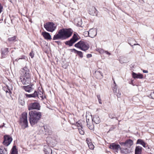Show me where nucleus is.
I'll list each match as a JSON object with an SVG mask.
<instances>
[{"instance_id": "35", "label": "nucleus", "mask_w": 154, "mask_h": 154, "mask_svg": "<svg viewBox=\"0 0 154 154\" xmlns=\"http://www.w3.org/2000/svg\"><path fill=\"white\" fill-rule=\"evenodd\" d=\"M152 98L154 99V91H152L150 95Z\"/></svg>"}, {"instance_id": "22", "label": "nucleus", "mask_w": 154, "mask_h": 154, "mask_svg": "<svg viewBox=\"0 0 154 154\" xmlns=\"http://www.w3.org/2000/svg\"><path fill=\"white\" fill-rule=\"evenodd\" d=\"M136 144H140L142 145L143 147H146V143L143 140L141 139H138L137 140Z\"/></svg>"}, {"instance_id": "3", "label": "nucleus", "mask_w": 154, "mask_h": 154, "mask_svg": "<svg viewBox=\"0 0 154 154\" xmlns=\"http://www.w3.org/2000/svg\"><path fill=\"white\" fill-rule=\"evenodd\" d=\"M29 121L32 126L36 125L40 120L41 116V113L39 112L31 111L29 112Z\"/></svg>"}, {"instance_id": "28", "label": "nucleus", "mask_w": 154, "mask_h": 154, "mask_svg": "<svg viewBox=\"0 0 154 154\" xmlns=\"http://www.w3.org/2000/svg\"><path fill=\"white\" fill-rule=\"evenodd\" d=\"M76 125L78 127H80V128H82V124L81 121H79L77 122Z\"/></svg>"}, {"instance_id": "8", "label": "nucleus", "mask_w": 154, "mask_h": 154, "mask_svg": "<svg viewBox=\"0 0 154 154\" xmlns=\"http://www.w3.org/2000/svg\"><path fill=\"white\" fill-rule=\"evenodd\" d=\"M40 107L39 104L38 103H31L29 104L28 106V109L29 110L33 109L39 110Z\"/></svg>"}, {"instance_id": "36", "label": "nucleus", "mask_w": 154, "mask_h": 154, "mask_svg": "<svg viewBox=\"0 0 154 154\" xmlns=\"http://www.w3.org/2000/svg\"><path fill=\"white\" fill-rule=\"evenodd\" d=\"M109 117L110 118L113 119L115 118V115L113 114L110 113L109 114Z\"/></svg>"}, {"instance_id": "45", "label": "nucleus", "mask_w": 154, "mask_h": 154, "mask_svg": "<svg viewBox=\"0 0 154 154\" xmlns=\"http://www.w3.org/2000/svg\"><path fill=\"white\" fill-rule=\"evenodd\" d=\"M55 42L58 45H59L61 43V42L60 41H55Z\"/></svg>"}, {"instance_id": "41", "label": "nucleus", "mask_w": 154, "mask_h": 154, "mask_svg": "<svg viewBox=\"0 0 154 154\" xmlns=\"http://www.w3.org/2000/svg\"><path fill=\"white\" fill-rule=\"evenodd\" d=\"M29 55L32 58L34 57V54L32 52H30L29 54Z\"/></svg>"}, {"instance_id": "54", "label": "nucleus", "mask_w": 154, "mask_h": 154, "mask_svg": "<svg viewBox=\"0 0 154 154\" xmlns=\"http://www.w3.org/2000/svg\"><path fill=\"white\" fill-rule=\"evenodd\" d=\"M120 95H121V94L120 93L119 95V94L117 95V96L118 97H119L120 96Z\"/></svg>"}, {"instance_id": "24", "label": "nucleus", "mask_w": 154, "mask_h": 154, "mask_svg": "<svg viewBox=\"0 0 154 154\" xmlns=\"http://www.w3.org/2000/svg\"><path fill=\"white\" fill-rule=\"evenodd\" d=\"M0 154H8L7 149L2 146L0 147Z\"/></svg>"}, {"instance_id": "46", "label": "nucleus", "mask_w": 154, "mask_h": 154, "mask_svg": "<svg viewBox=\"0 0 154 154\" xmlns=\"http://www.w3.org/2000/svg\"><path fill=\"white\" fill-rule=\"evenodd\" d=\"M8 91L6 90V93H10L11 92L10 90V89H8Z\"/></svg>"}, {"instance_id": "16", "label": "nucleus", "mask_w": 154, "mask_h": 154, "mask_svg": "<svg viewBox=\"0 0 154 154\" xmlns=\"http://www.w3.org/2000/svg\"><path fill=\"white\" fill-rule=\"evenodd\" d=\"M8 48H4L2 49V58H5L8 52Z\"/></svg>"}, {"instance_id": "11", "label": "nucleus", "mask_w": 154, "mask_h": 154, "mask_svg": "<svg viewBox=\"0 0 154 154\" xmlns=\"http://www.w3.org/2000/svg\"><path fill=\"white\" fill-rule=\"evenodd\" d=\"M109 148L118 152L119 149H121L120 146L119 144H116L115 143H112L110 145Z\"/></svg>"}, {"instance_id": "15", "label": "nucleus", "mask_w": 154, "mask_h": 154, "mask_svg": "<svg viewBox=\"0 0 154 154\" xmlns=\"http://www.w3.org/2000/svg\"><path fill=\"white\" fill-rule=\"evenodd\" d=\"M42 35L45 39L51 40V35L48 32H43L42 33Z\"/></svg>"}, {"instance_id": "31", "label": "nucleus", "mask_w": 154, "mask_h": 154, "mask_svg": "<svg viewBox=\"0 0 154 154\" xmlns=\"http://www.w3.org/2000/svg\"><path fill=\"white\" fill-rule=\"evenodd\" d=\"M78 55H79L80 57L82 58L83 57V54L82 52L81 51H77L76 53Z\"/></svg>"}, {"instance_id": "33", "label": "nucleus", "mask_w": 154, "mask_h": 154, "mask_svg": "<svg viewBox=\"0 0 154 154\" xmlns=\"http://www.w3.org/2000/svg\"><path fill=\"white\" fill-rule=\"evenodd\" d=\"M87 126L88 127L90 130H92L94 128V126L92 125H91L90 124H87Z\"/></svg>"}, {"instance_id": "26", "label": "nucleus", "mask_w": 154, "mask_h": 154, "mask_svg": "<svg viewBox=\"0 0 154 154\" xmlns=\"http://www.w3.org/2000/svg\"><path fill=\"white\" fill-rule=\"evenodd\" d=\"M136 42L134 41V39L131 38V39L129 40V44L131 46H133L137 45L136 43Z\"/></svg>"}, {"instance_id": "2", "label": "nucleus", "mask_w": 154, "mask_h": 154, "mask_svg": "<svg viewBox=\"0 0 154 154\" xmlns=\"http://www.w3.org/2000/svg\"><path fill=\"white\" fill-rule=\"evenodd\" d=\"M20 79L23 85L29 84L31 81V76L29 69L26 66L20 71Z\"/></svg>"}, {"instance_id": "34", "label": "nucleus", "mask_w": 154, "mask_h": 154, "mask_svg": "<svg viewBox=\"0 0 154 154\" xmlns=\"http://www.w3.org/2000/svg\"><path fill=\"white\" fill-rule=\"evenodd\" d=\"M82 128H79V133L83 135L84 134V132L82 130Z\"/></svg>"}, {"instance_id": "39", "label": "nucleus", "mask_w": 154, "mask_h": 154, "mask_svg": "<svg viewBox=\"0 0 154 154\" xmlns=\"http://www.w3.org/2000/svg\"><path fill=\"white\" fill-rule=\"evenodd\" d=\"M88 146L90 149H93L94 148V146L92 144H88Z\"/></svg>"}, {"instance_id": "59", "label": "nucleus", "mask_w": 154, "mask_h": 154, "mask_svg": "<svg viewBox=\"0 0 154 154\" xmlns=\"http://www.w3.org/2000/svg\"><path fill=\"white\" fill-rule=\"evenodd\" d=\"M120 62L121 63H124V62H122V61H121V60H120Z\"/></svg>"}, {"instance_id": "49", "label": "nucleus", "mask_w": 154, "mask_h": 154, "mask_svg": "<svg viewBox=\"0 0 154 154\" xmlns=\"http://www.w3.org/2000/svg\"><path fill=\"white\" fill-rule=\"evenodd\" d=\"M105 53L107 54H109V55H110L111 54L110 53H109V52L108 51H105Z\"/></svg>"}, {"instance_id": "9", "label": "nucleus", "mask_w": 154, "mask_h": 154, "mask_svg": "<svg viewBox=\"0 0 154 154\" xmlns=\"http://www.w3.org/2000/svg\"><path fill=\"white\" fill-rule=\"evenodd\" d=\"M4 137V140L2 143L5 146H8L11 143L12 140V138L7 135H5Z\"/></svg>"}, {"instance_id": "40", "label": "nucleus", "mask_w": 154, "mask_h": 154, "mask_svg": "<svg viewBox=\"0 0 154 154\" xmlns=\"http://www.w3.org/2000/svg\"><path fill=\"white\" fill-rule=\"evenodd\" d=\"M95 73L96 74H97L98 75H101V76H103V75H102V73L101 72H100V71H96L95 72Z\"/></svg>"}, {"instance_id": "14", "label": "nucleus", "mask_w": 154, "mask_h": 154, "mask_svg": "<svg viewBox=\"0 0 154 154\" xmlns=\"http://www.w3.org/2000/svg\"><path fill=\"white\" fill-rule=\"evenodd\" d=\"M32 85H29L27 86H22V88L25 91L28 92H30L33 90L32 88Z\"/></svg>"}, {"instance_id": "19", "label": "nucleus", "mask_w": 154, "mask_h": 154, "mask_svg": "<svg viewBox=\"0 0 154 154\" xmlns=\"http://www.w3.org/2000/svg\"><path fill=\"white\" fill-rule=\"evenodd\" d=\"M43 150L45 154H51L52 153V149L46 146H44Z\"/></svg>"}, {"instance_id": "58", "label": "nucleus", "mask_w": 154, "mask_h": 154, "mask_svg": "<svg viewBox=\"0 0 154 154\" xmlns=\"http://www.w3.org/2000/svg\"><path fill=\"white\" fill-rule=\"evenodd\" d=\"M40 97H42V99H44V98H43V97L42 96H40Z\"/></svg>"}, {"instance_id": "42", "label": "nucleus", "mask_w": 154, "mask_h": 154, "mask_svg": "<svg viewBox=\"0 0 154 154\" xmlns=\"http://www.w3.org/2000/svg\"><path fill=\"white\" fill-rule=\"evenodd\" d=\"M86 122L87 123V124H90L89 121H90V120L86 116Z\"/></svg>"}, {"instance_id": "32", "label": "nucleus", "mask_w": 154, "mask_h": 154, "mask_svg": "<svg viewBox=\"0 0 154 154\" xmlns=\"http://www.w3.org/2000/svg\"><path fill=\"white\" fill-rule=\"evenodd\" d=\"M16 36H14L13 37L9 38L8 39V40L10 42L14 41L16 39Z\"/></svg>"}, {"instance_id": "5", "label": "nucleus", "mask_w": 154, "mask_h": 154, "mask_svg": "<svg viewBox=\"0 0 154 154\" xmlns=\"http://www.w3.org/2000/svg\"><path fill=\"white\" fill-rule=\"evenodd\" d=\"M27 115L26 112H24L22 114L19 120V124L24 129L28 127Z\"/></svg>"}, {"instance_id": "13", "label": "nucleus", "mask_w": 154, "mask_h": 154, "mask_svg": "<svg viewBox=\"0 0 154 154\" xmlns=\"http://www.w3.org/2000/svg\"><path fill=\"white\" fill-rule=\"evenodd\" d=\"M97 10L96 9V8L94 7H92L91 8H90L89 10V14L92 16H97Z\"/></svg>"}, {"instance_id": "18", "label": "nucleus", "mask_w": 154, "mask_h": 154, "mask_svg": "<svg viewBox=\"0 0 154 154\" xmlns=\"http://www.w3.org/2000/svg\"><path fill=\"white\" fill-rule=\"evenodd\" d=\"M75 24L78 26H81L82 24V21L81 18L79 17L75 18L74 20Z\"/></svg>"}, {"instance_id": "43", "label": "nucleus", "mask_w": 154, "mask_h": 154, "mask_svg": "<svg viewBox=\"0 0 154 154\" xmlns=\"http://www.w3.org/2000/svg\"><path fill=\"white\" fill-rule=\"evenodd\" d=\"M46 128H47V127L46 126H43V127L42 128V129L43 130V129L44 130V131L45 132H46L47 131V130L46 129Z\"/></svg>"}, {"instance_id": "50", "label": "nucleus", "mask_w": 154, "mask_h": 154, "mask_svg": "<svg viewBox=\"0 0 154 154\" xmlns=\"http://www.w3.org/2000/svg\"><path fill=\"white\" fill-rule=\"evenodd\" d=\"M97 97L98 99V100H99V99H100V95H97Z\"/></svg>"}, {"instance_id": "53", "label": "nucleus", "mask_w": 154, "mask_h": 154, "mask_svg": "<svg viewBox=\"0 0 154 154\" xmlns=\"http://www.w3.org/2000/svg\"><path fill=\"white\" fill-rule=\"evenodd\" d=\"M72 50L74 51H75V53H77V51H77L76 50V49H72Z\"/></svg>"}, {"instance_id": "17", "label": "nucleus", "mask_w": 154, "mask_h": 154, "mask_svg": "<svg viewBox=\"0 0 154 154\" xmlns=\"http://www.w3.org/2000/svg\"><path fill=\"white\" fill-rule=\"evenodd\" d=\"M92 120L93 122L96 124H99L100 122V120L99 117L97 115L94 116L92 118L91 116Z\"/></svg>"}, {"instance_id": "10", "label": "nucleus", "mask_w": 154, "mask_h": 154, "mask_svg": "<svg viewBox=\"0 0 154 154\" xmlns=\"http://www.w3.org/2000/svg\"><path fill=\"white\" fill-rule=\"evenodd\" d=\"M133 141L131 139L126 140L125 142H120V144L122 146H124L127 148H130L133 145Z\"/></svg>"}, {"instance_id": "7", "label": "nucleus", "mask_w": 154, "mask_h": 154, "mask_svg": "<svg viewBox=\"0 0 154 154\" xmlns=\"http://www.w3.org/2000/svg\"><path fill=\"white\" fill-rule=\"evenodd\" d=\"M78 40L79 38L77 35L75 33H74L72 38L69 40L66 41L65 44L66 45L71 46Z\"/></svg>"}, {"instance_id": "48", "label": "nucleus", "mask_w": 154, "mask_h": 154, "mask_svg": "<svg viewBox=\"0 0 154 154\" xmlns=\"http://www.w3.org/2000/svg\"><path fill=\"white\" fill-rule=\"evenodd\" d=\"M98 100L99 103L100 104H102V103L101 102V99H99V100Z\"/></svg>"}, {"instance_id": "25", "label": "nucleus", "mask_w": 154, "mask_h": 154, "mask_svg": "<svg viewBox=\"0 0 154 154\" xmlns=\"http://www.w3.org/2000/svg\"><path fill=\"white\" fill-rule=\"evenodd\" d=\"M19 103L22 106H23L25 104V101L24 98L21 95H20L19 97Z\"/></svg>"}, {"instance_id": "47", "label": "nucleus", "mask_w": 154, "mask_h": 154, "mask_svg": "<svg viewBox=\"0 0 154 154\" xmlns=\"http://www.w3.org/2000/svg\"><path fill=\"white\" fill-rule=\"evenodd\" d=\"M139 1L141 3H144V1L143 0H139Z\"/></svg>"}, {"instance_id": "55", "label": "nucleus", "mask_w": 154, "mask_h": 154, "mask_svg": "<svg viewBox=\"0 0 154 154\" xmlns=\"http://www.w3.org/2000/svg\"><path fill=\"white\" fill-rule=\"evenodd\" d=\"M113 80L114 81V85H116V83L115 81L114 80V79H113Z\"/></svg>"}, {"instance_id": "37", "label": "nucleus", "mask_w": 154, "mask_h": 154, "mask_svg": "<svg viewBox=\"0 0 154 154\" xmlns=\"http://www.w3.org/2000/svg\"><path fill=\"white\" fill-rule=\"evenodd\" d=\"M3 6L0 3V13L3 11Z\"/></svg>"}, {"instance_id": "4", "label": "nucleus", "mask_w": 154, "mask_h": 154, "mask_svg": "<svg viewBox=\"0 0 154 154\" xmlns=\"http://www.w3.org/2000/svg\"><path fill=\"white\" fill-rule=\"evenodd\" d=\"M74 46L85 51L88 50L90 48L89 45L86 42L82 40H81L75 44Z\"/></svg>"}, {"instance_id": "56", "label": "nucleus", "mask_w": 154, "mask_h": 154, "mask_svg": "<svg viewBox=\"0 0 154 154\" xmlns=\"http://www.w3.org/2000/svg\"><path fill=\"white\" fill-rule=\"evenodd\" d=\"M38 93L39 94H40L41 95V94H42V93L41 91H40V93H39V92H38Z\"/></svg>"}, {"instance_id": "30", "label": "nucleus", "mask_w": 154, "mask_h": 154, "mask_svg": "<svg viewBox=\"0 0 154 154\" xmlns=\"http://www.w3.org/2000/svg\"><path fill=\"white\" fill-rule=\"evenodd\" d=\"M32 97H38V92L36 91H35L33 94H31Z\"/></svg>"}, {"instance_id": "12", "label": "nucleus", "mask_w": 154, "mask_h": 154, "mask_svg": "<svg viewBox=\"0 0 154 154\" xmlns=\"http://www.w3.org/2000/svg\"><path fill=\"white\" fill-rule=\"evenodd\" d=\"M97 30L95 29H90L88 32L89 36L91 38H94L97 35Z\"/></svg>"}, {"instance_id": "44", "label": "nucleus", "mask_w": 154, "mask_h": 154, "mask_svg": "<svg viewBox=\"0 0 154 154\" xmlns=\"http://www.w3.org/2000/svg\"><path fill=\"white\" fill-rule=\"evenodd\" d=\"M92 57V55L90 54H88L87 55V58H90Z\"/></svg>"}, {"instance_id": "60", "label": "nucleus", "mask_w": 154, "mask_h": 154, "mask_svg": "<svg viewBox=\"0 0 154 154\" xmlns=\"http://www.w3.org/2000/svg\"><path fill=\"white\" fill-rule=\"evenodd\" d=\"M116 119H117V120H118V119L117 118H116Z\"/></svg>"}, {"instance_id": "52", "label": "nucleus", "mask_w": 154, "mask_h": 154, "mask_svg": "<svg viewBox=\"0 0 154 154\" xmlns=\"http://www.w3.org/2000/svg\"><path fill=\"white\" fill-rule=\"evenodd\" d=\"M143 72L145 73H147L148 72V71L146 70H143Z\"/></svg>"}, {"instance_id": "29", "label": "nucleus", "mask_w": 154, "mask_h": 154, "mask_svg": "<svg viewBox=\"0 0 154 154\" xmlns=\"http://www.w3.org/2000/svg\"><path fill=\"white\" fill-rule=\"evenodd\" d=\"M112 89L114 93H116L117 92V85H114V87H112Z\"/></svg>"}, {"instance_id": "27", "label": "nucleus", "mask_w": 154, "mask_h": 154, "mask_svg": "<svg viewBox=\"0 0 154 154\" xmlns=\"http://www.w3.org/2000/svg\"><path fill=\"white\" fill-rule=\"evenodd\" d=\"M120 150L122 153L127 154L129 152V150L127 148L122 149L121 148V149Z\"/></svg>"}, {"instance_id": "6", "label": "nucleus", "mask_w": 154, "mask_h": 154, "mask_svg": "<svg viewBox=\"0 0 154 154\" xmlns=\"http://www.w3.org/2000/svg\"><path fill=\"white\" fill-rule=\"evenodd\" d=\"M44 27L48 32H52L56 29V26L55 24L52 22H48L44 24Z\"/></svg>"}, {"instance_id": "23", "label": "nucleus", "mask_w": 154, "mask_h": 154, "mask_svg": "<svg viewBox=\"0 0 154 154\" xmlns=\"http://www.w3.org/2000/svg\"><path fill=\"white\" fill-rule=\"evenodd\" d=\"M11 154H18V152L15 145L13 146L11 151Z\"/></svg>"}, {"instance_id": "21", "label": "nucleus", "mask_w": 154, "mask_h": 154, "mask_svg": "<svg viewBox=\"0 0 154 154\" xmlns=\"http://www.w3.org/2000/svg\"><path fill=\"white\" fill-rule=\"evenodd\" d=\"M142 149V148L140 146H136L135 150V154H141Z\"/></svg>"}, {"instance_id": "38", "label": "nucleus", "mask_w": 154, "mask_h": 154, "mask_svg": "<svg viewBox=\"0 0 154 154\" xmlns=\"http://www.w3.org/2000/svg\"><path fill=\"white\" fill-rule=\"evenodd\" d=\"M25 95L26 96V97L27 98H30L32 97L31 94H25Z\"/></svg>"}, {"instance_id": "57", "label": "nucleus", "mask_w": 154, "mask_h": 154, "mask_svg": "<svg viewBox=\"0 0 154 154\" xmlns=\"http://www.w3.org/2000/svg\"><path fill=\"white\" fill-rule=\"evenodd\" d=\"M24 59V58H19L18 60L17 59H16L17 60H19L20 59Z\"/></svg>"}, {"instance_id": "51", "label": "nucleus", "mask_w": 154, "mask_h": 154, "mask_svg": "<svg viewBox=\"0 0 154 154\" xmlns=\"http://www.w3.org/2000/svg\"><path fill=\"white\" fill-rule=\"evenodd\" d=\"M5 125V124L4 123H3L2 125H1L0 126V128H3V127H4V126Z\"/></svg>"}, {"instance_id": "1", "label": "nucleus", "mask_w": 154, "mask_h": 154, "mask_svg": "<svg viewBox=\"0 0 154 154\" xmlns=\"http://www.w3.org/2000/svg\"><path fill=\"white\" fill-rule=\"evenodd\" d=\"M72 33L73 30L71 28H63L60 29L58 33L54 36L53 40L66 39L72 35Z\"/></svg>"}, {"instance_id": "20", "label": "nucleus", "mask_w": 154, "mask_h": 154, "mask_svg": "<svg viewBox=\"0 0 154 154\" xmlns=\"http://www.w3.org/2000/svg\"><path fill=\"white\" fill-rule=\"evenodd\" d=\"M132 75L133 77L135 79L136 78L142 79L143 77V75L140 73L137 74L134 72H133Z\"/></svg>"}]
</instances>
